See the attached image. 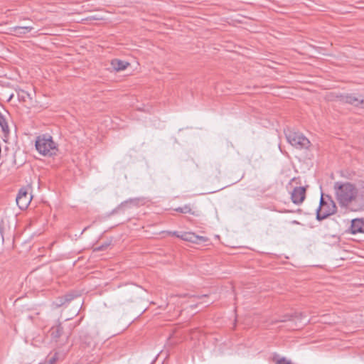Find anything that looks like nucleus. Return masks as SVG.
Masks as SVG:
<instances>
[{"label": "nucleus", "mask_w": 364, "mask_h": 364, "mask_svg": "<svg viewBox=\"0 0 364 364\" xmlns=\"http://www.w3.org/2000/svg\"><path fill=\"white\" fill-rule=\"evenodd\" d=\"M97 250H102V248L100 247H98Z\"/></svg>", "instance_id": "obj_23"}, {"label": "nucleus", "mask_w": 364, "mask_h": 364, "mask_svg": "<svg viewBox=\"0 0 364 364\" xmlns=\"http://www.w3.org/2000/svg\"><path fill=\"white\" fill-rule=\"evenodd\" d=\"M288 142L296 149H306L309 146V140L302 134L289 132L286 134Z\"/></svg>", "instance_id": "obj_4"}, {"label": "nucleus", "mask_w": 364, "mask_h": 364, "mask_svg": "<svg viewBox=\"0 0 364 364\" xmlns=\"http://www.w3.org/2000/svg\"><path fill=\"white\" fill-rule=\"evenodd\" d=\"M141 291L142 289L139 287L132 284H129L124 289V292L127 294V300L131 301L137 298Z\"/></svg>", "instance_id": "obj_7"}, {"label": "nucleus", "mask_w": 364, "mask_h": 364, "mask_svg": "<svg viewBox=\"0 0 364 364\" xmlns=\"http://www.w3.org/2000/svg\"><path fill=\"white\" fill-rule=\"evenodd\" d=\"M111 65L116 71H121L125 70L129 64L126 61L114 59L112 60Z\"/></svg>", "instance_id": "obj_13"}, {"label": "nucleus", "mask_w": 364, "mask_h": 364, "mask_svg": "<svg viewBox=\"0 0 364 364\" xmlns=\"http://www.w3.org/2000/svg\"><path fill=\"white\" fill-rule=\"evenodd\" d=\"M87 229V227L83 229V230H82V233L84 231H85Z\"/></svg>", "instance_id": "obj_22"}, {"label": "nucleus", "mask_w": 364, "mask_h": 364, "mask_svg": "<svg viewBox=\"0 0 364 364\" xmlns=\"http://www.w3.org/2000/svg\"><path fill=\"white\" fill-rule=\"evenodd\" d=\"M350 230L352 234L364 232V221L362 219H354L351 222Z\"/></svg>", "instance_id": "obj_10"}, {"label": "nucleus", "mask_w": 364, "mask_h": 364, "mask_svg": "<svg viewBox=\"0 0 364 364\" xmlns=\"http://www.w3.org/2000/svg\"><path fill=\"white\" fill-rule=\"evenodd\" d=\"M190 213L194 215H198V211L196 208H192L189 205H183V214Z\"/></svg>", "instance_id": "obj_16"}, {"label": "nucleus", "mask_w": 364, "mask_h": 364, "mask_svg": "<svg viewBox=\"0 0 364 364\" xmlns=\"http://www.w3.org/2000/svg\"><path fill=\"white\" fill-rule=\"evenodd\" d=\"M336 211V205L333 200L329 198L328 200L321 196L320 205L316 208V218L318 220H322L328 216L333 215Z\"/></svg>", "instance_id": "obj_3"}, {"label": "nucleus", "mask_w": 364, "mask_h": 364, "mask_svg": "<svg viewBox=\"0 0 364 364\" xmlns=\"http://www.w3.org/2000/svg\"><path fill=\"white\" fill-rule=\"evenodd\" d=\"M75 296L73 294H65L63 296L58 297L56 301L53 302V305L56 307H60L72 301Z\"/></svg>", "instance_id": "obj_12"}, {"label": "nucleus", "mask_w": 364, "mask_h": 364, "mask_svg": "<svg viewBox=\"0 0 364 364\" xmlns=\"http://www.w3.org/2000/svg\"><path fill=\"white\" fill-rule=\"evenodd\" d=\"M36 148L43 156H52L57 151L56 144L53 141L52 136L48 134H43L37 137Z\"/></svg>", "instance_id": "obj_2"}, {"label": "nucleus", "mask_w": 364, "mask_h": 364, "mask_svg": "<svg viewBox=\"0 0 364 364\" xmlns=\"http://www.w3.org/2000/svg\"><path fill=\"white\" fill-rule=\"evenodd\" d=\"M55 358H52V359H50V362H49V363H48V364H50L51 363H52V364H53V363H54V362H55Z\"/></svg>", "instance_id": "obj_20"}, {"label": "nucleus", "mask_w": 364, "mask_h": 364, "mask_svg": "<svg viewBox=\"0 0 364 364\" xmlns=\"http://www.w3.org/2000/svg\"><path fill=\"white\" fill-rule=\"evenodd\" d=\"M304 186L295 187L291 193V199L295 205L301 204L306 198V188Z\"/></svg>", "instance_id": "obj_6"}, {"label": "nucleus", "mask_w": 364, "mask_h": 364, "mask_svg": "<svg viewBox=\"0 0 364 364\" xmlns=\"http://www.w3.org/2000/svg\"><path fill=\"white\" fill-rule=\"evenodd\" d=\"M63 332V328L60 324L51 328L50 333L53 338H58L60 336Z\"/></svg>", "instance_id": "obj_14"}, {"label": "nucleus", "mask_w": 364, "mask_h": 364, "mask_svg": "<svg viewBox=\"0 0 364 364\" xmlns=\"http://www.w3.org/2000/svg\"><path fill=\"white\" fill-rule=\"evenodd\" d=\"M0 126L4 133L9 132V126L4 116L0 112Z\"/></svg>", "instance_id": "obj_15"}, {"label": "nucleus", "mask_w": 364, "mask_h": 364, "mask_svg": "<svg viewBox=\"0 0 364 364\" xmlns=\"http://www.w3.org/2000/svg\"><path fill=\"white\" fill-rule=\"evenodd\" d=\"M177 210H178V211H181V212H182V208H177Z\"/></svg>", "instance_id": "obj_21"}, {"label": "nucleus", "mask_w": 364, "mask_h": 364, "mask_svg": "<svg viewBox=\"0 0 364 364\" xmlns=\"http://www.w3.org/2000/svg\"><path fill=\"white\" fill-rule=\"evenodd\" d=\"M132 204L133 205H137L139 203V199L137 198H131L129 200H127L123 203H122L119 205V207H124L127 204Z\"/></svg>", "instance_id": "obj_18"}, {"label": "nucleus", "mask_w": 364, "mask_h": 364, "mask_svg": "<svg viewBox=\"0 0 364 364\" xmlns=\"http://www.w3.org/2000/svg\"><path fill=\"white\" fill-rule=\"evenodd\" d=\"M273 360L275 364H291V361L287 360L285 358H279L278 355H274Z\"/></svg>", "instance_id": "obj_17"}, {"label": "nucleus", "mask_w": 364, "mask_h": 364, "mask_svg": "<svg viewBox=\"0 0 364 364\" xmlns=\"http://www.w3.org/2000/svg\"><path fill=\"white\" fill-rule=\"evenodd\" d=\"M295 179H296V178H293L291 179V181H295Z\"/></svg>", "instance_id": "obj_24"}, {"label": "nucleus", "mask_w": 364, "mask_h": 364, "mask_svg": "<svg viewBox=\"0 0 364 364\" xmlns=\"http://www.w3.org/2000/svg\"><path fill=\"white\" fill-rule=\"evenodd\" d=\"M173 234L174 235H176V237H182V236H181V235H178V234H177V232H173Z\"/></svg>", "instance_id": "obj_19"}, {"label": "nucleus", "mask_w": 364, "mask_h": 364, "mask_svg": "<svg viewBox=\"0 0 364 364\" xmlns=\"http://www.w3.org/2000/svg\"><path fill=\"white\" fill-rule=\"evenodd\" d=\"M336 199L341 207L352 211L364 209V188L350 182L336 181L333 185Z\"/></svg>", "instance_id": "obj_1"}, {"label": "nucleus", "mask_w": 364, "mask_h": 364, "mask_svg": "<svg viewBox=\"0 0 364 364\" xmlns=\"http://www.w3.org/2000/svg\"><path fill=\"white\" fill-rule=\"evenodd\" d=\"M32 196L28 193L26 188H21L16 196V204L20 209H25L31 203Z\"/></svg>", "instance_id": "obj_5"}, {"label": "nucleus", "mask_w": 364, "mask_h": 364, "mask_svg": "<svg viewBox=\"0 0 364 364\" xmlns=\"http://www.w3.org/2000/svg\"><path fill=\"white\" fill-rule=\"evenodd\" d=\"M341 100L343 102L353 105L354 106L361 105L364 107V98L357 97L353 94H348L341 97Z\"/></svg>", "instance_id": "obj_8"}, {"label": "nucleus", "mask_w": 364, "mask_h": 364, "mask_svg": "<svg viewBox=\"0 0 364 364\" xmlns=\"http://www.w3.org/2000/svg\"><path fill=\"white\" fill-rule=\"evenodd\" d=\"M10 30L12 32H14L16 36H21L32 31L33 30V27L32 26H14L11 28Z\"/></svg>", "instance_id": "obj_11"}, {"label": "nucleus", "mask_w": 364, "mask_h": 364, "mask_svg": "<svg viewBox=\"0 0 364 364\" xmlns=\"http://www.w3.org/2000/svg\"><path fill=\"white\" fill-rule=\"evenodd\" d=\"M183 241H188L193 243L201 244L208 241V238L196 235L193 232H183Z\"/></svg>", "instance_id": "obj_9"}]
</instances>
